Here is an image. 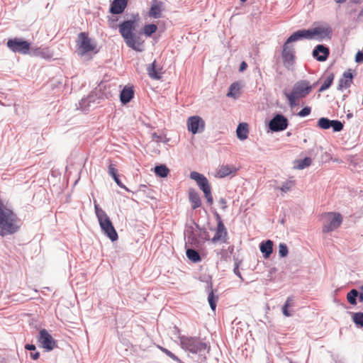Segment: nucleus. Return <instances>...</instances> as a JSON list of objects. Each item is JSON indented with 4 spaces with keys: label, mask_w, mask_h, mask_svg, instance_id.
I'll use <instances>...</instances> for the list:
<instances>
[{
    "label": "nucleus",
    "mask_w": 363,
    "mask_h": 363,
    "mask_svg": "<svg viewBox=\"0 0 363 363\" xmlns=\"http://www.w3.org/2000/svg\"><path fill=\"white\" fill-rule=\"evenodd\" d=\"M139 20V16L137 14L133 19L125 21L119 25V32L128 47L138 52H142L143 41L133 33Z\"/></svg>",
    "instance_id": "nucleus-1"
},
{
    "label": "nucleus",
    "mask_w": 363,
    "mask_h": 363,
    "mask_svg": "<svg viewBox=\"0 0 363 363\" xmlns=\"http://www.w3.org/2000/svg\"><path fill=\"white\" fill-rule=\"evenodd\" d=\"M20 219L13 210L0 202V235H12L20 228Z\"/></svg>",
    "instance_id": "nucleus-2"
},
{
    "label": "nucleus",
    "mask_w": 363,
    "mask_h": 363,
    "mask_svg": "<svg viewBox=\"0 0 363 363\" xmlns=\"http://www.w3.org/2000/svg\"><path fill=\"white\" fill-rule=\"evenodd\" d=\"M313 86L306 80H300L294 84L290 92L285 91L284 95L288 100L289 106L294 108L299 104V101L305 98L312 91Z\"/></svg>",
    "instance_id": "nucleus-3"
},
{
    "label": "nucleus",
    "mask_w": 363,
    "mask_h": 363,
    "mask_svg": "<svg viewBox=\"0 0 363 363\" xmlns=\"http://www.w3.org/2000/svg\"><path fill=\"white\" fill-rule=\"evenodd\" d=\"M96 216L102 232L111 240L116 241L118 238V233L106 213L94 201Z\"/></svg>",
    "instance_id": "nucleus-4"
},
{
    "label": "nucleus",
    "mask_w": 363,
    "mask_h": 363,
    "mask_svg": "<svg viewBox=\"0 0 363 363\" xmlns=\"http://www.w3.org/2000/svg\"><path fill=\"white\" fill-rule=\"evenodd\" d=\"M76 47L77 52L79 56H84L90 52H98L96 43L89 37L88 33L84 32L79 33Z\"/></svg>",
    "instance_id": "nucleus-5"
},
{
    "label": "nucleus",
    "mask_w": 363,
    "mask_h": 363,
    "mask_svg": "<svg viewBox=\"0 0 363 363\" xmlns=\"http://www.w3.org/2000/svg\"><path fill=\"white\" fill-rule=\"evenodd\" d=\"M323 233H329L335 230L340 226L342 222V216L340 213L328 212L320 216Z\"/></svg>",
    "instance_id": "nucleus-6"
},
{
    "label": "nucleus",
    "mask_w": 363,
    "mask_h": 363,
    "mask_svg": "<svg viewBox=\"0 0 363 363\" xmlns=\"http://www.w3.org/2000/svg\"><path fill=\"white\" fill-rule=\"evenodd\" d=\"M181 347L191 353H198L207 349V345L197 337L182 336L179 337Z\"/></svg>",
    "instance_id": "nucleus-7"
},
{
    "label": "nucleus",
    "mask_w": 363,
    "mask_h": 363,
    "mask_svg": "<svg viewBox=\"0 0 363 363\" xmlns=\"http://www.w3.org/2000/svg\"><path fill=\"white\" fill-rule=\"evenodd\" d=\"M190 177L196 182L198 186L203 191L208 203L211 205L213 202V199L208 179L203 174L197 172H191Z\"/></svg>",
    "instance_id": "nucleus-8"
},
{
    "label": "nucleus",
    "mask_w": 363,
    "mask_h": 363,
    "mask_svg": "<svg viewBox=\"0 0 363 363\" xmlns=\"http://www.w3.org/2000/svg\"><path fill=\"white\" fill-rule=\"evenodd\" d=\"M6 45L12 52L23 55L28 54L30 48V43L18 38L9 39Z\"/></svg>",
    "instance_id": "nucleus-9"
},
{
    "label": "nucleus",
    "mask_w": 363,
    "mask_h": 363,
    "mask_svg": "<svg viewBox=\"0 0 363 363\" xmlns=\"http://www.w3.org/2000/svg\"><path fill=\"white\" fill-rule=\"evenodd\" d=\"M217 227L213 229V230L215 231V235L212 238L211 242L213 243H216L218 242L225 243L227 241L228 232L218 214L217 215Z\"/></svg>",
    "instance_id": "nucleus-10"
},
{
    "label": "nucleus",
    "mask_w": 363,
    "mask_h": 363,
    "mask_svg": "<svg viewBox=\"0 0 363 363\" xmlns=\"http://www.w3.org/2000/svg\"><path fill=\"white\" fill-rule=\"evenodd\" d=\"M186 125L188 130L196 134L204 130L205 122L200 116H194L187 119Z\"/></svg>",
    "instance_id": "nucleus-11"
},
{
    "label": "nucleus",
    "mask_w": 363,
    "mask_h": 363,
    "mask_svg": "<svg viewBox=\"0 0 363 363\" xmlns=\"http://www.w3.org/2000/svg\"><path fill=\"white\" fill-rule=\"evenodd\" d=\"M288 119L281 114H277L269 122V128L274 132L282 131L288 127Z\"/></svg>",
    "instance_id": "nucleus-12"
},
{
    "label": "nucleus",
    "mask_w": 363,
    "mask_h": 363,
    "mask_svg": "<svg viewBox=\"0 0 363 363\" xmlns=\"http://www.w3.org/2000/svg\"><path fill=\"white\" fill-rule=\"evenodd\" d=\"M38 341L41 346L46 349L48 351L53 350L56 346L55 341L49 334V333L45 329L40 331Z\"/></svg>",
    "instance_id": "nucleus-13"
},
{
    "label": "nucleus",
    "mask_w": 363,
    "mask_h": 363,
    "mask_svg": "<svg viewBox=\"0 0 363 363\" xmlns=\"http://www.w3.org/2000/svg\"><path fill=\"white\" fill-rule=\"evenodd\" d=\"M306 38V39H314L313 30H299L294 33L288 39L287 43H291L298 40Z\"/></svg>",
    "instance_id": "nucleus-14"
},
{
    "label": "nucleus",
    "mask_w": 363,
    "mask_h": 363,
    "mask_svg": "<svg viewBox=\"0 0 363 363\" xmlns=\"http://www.w3.org/2000/svg\"><path fill=\"white\" fill-rule=\"evenodd\" d=\"M353 78L354 74H352V69L345 71L339 80L338 89L342 90L349 88L352 84Z\"/></svg>",
    "instance_id": "nucleus-15"
},
{
    "label": "nucleus",
    "mask_w": 363,
    "mask_h": 363,
    "mask_svg": "<svg viewBox=\"0 0 363 363\" xmlns=\"http://www.w3.org/2000/svg\"><path fill=\"white\" fill-rule=\"evenodd\" d=\"M162 2L152 0L151 7L148 11V16L153 18H159L162 16Z\"/></svg>",
    "instance_id": "nucleus-16"
},
{
    "label": "nucleus",
    "mask_w": 363,
    "mask_h": 363,
    "mask_svg": "<svg viewBox=\"0 0 363 363\" xmlns=\"http://www.w3.org/2000/svg\"><path fill=\"white\" fill-rule=\"evenodd\" d=\"M313 38L321 40L326 38H330L331 30L328 27L318 26L312 29Z\"/></svg>",
    "instance_id": "nucleus-17"
},
{
    "label": "nucleus",
    "mask_w": 363,
    "mask_h": 363,
    "mask_svg": "<svg viewBox=\"0 0 363 363\" xmlns=\"http://www.w3.org/2000/svg\"><path fill=\"white\" fill-rule=\"evenodd\" d=\"M313 55L320 62L326 60L329 55V49L323 45H318L313 51Z\"/></svg>",
    "instance_id": "nucleus-18"
},
{
    "label": "nucleus",
    "mask_w": 363,
    "mask_h": 363,
    "mask_svg": "<svg viewBox=\"0 0 363 363\" xmlns=\"http://www.w3.org/2000/svg\"><path fill=\"white\" fill-rule=\"evenodd\" d=\"M162 68L157 65L155 60L150 65L147 69L150 77L153 79H161L162 74Z\"/></svg>",
    "instance_id": "nucleus-19"
},
{
    "label": "nucleus",
    "mask_w": 363,
    "mask_h": 363,
    "mask_svg": "<svg viewBox=\"0 0 363 363\" xmlns=\"http://www.w3.org/2000/svg\"><path fill=\"white\" fill-rule=\"evenodd\" d=\"M236 172L237 168L234 166L221 165L217 169L216 172V177L218 178H223L230 175V174L235 173Z\"/></svg>",
    "instance_id": "nucleus-20"
},
{
    "label": "nucleus",
    "mask_w": 363,
    "mask_h": 363,
    "mask_svg": "<svg viewBox=\"0 0 363 363\" xmlns=\"http://www.w3.org/2000/svg\"><path fill=\"white\" fill-rule=\"evenodd\" d=\"M128 0H114L111 4V12L113 14H120L127 6Z\"/></svg>",
    "instance_id": "nucleus-21"
},
{
    "label": "nucleus",
    "mask_w": 363,
    "mask_h": 363,
    "mask_svg": "<svg viewBox=\"0 0 363 363\" xmlns=\"http://www.w3.org/2000/svg\"><path fill=\"white\" fill-rule=\"evenodd\" d=\"M189 199L191 203V207L193 209H196L201 206L200 196L194 189H189Z\"/></svg>",
    "instance_id": "nucleus-22"
},
{
    "label": "nucleus",
    "mask_w": 363,
    "mask_h": 363,
    "mask_svg": "<svg viewBox=\"0 0 363 363\" xmlns=\"http://www.w3.org/2000/svg\"><path fill=\"white\" fill-rule=\"evenodd\" d=\"M236 133L240 140H244L247 139L249 133L248 124L246 123H240L237 128Z\"/></svg>",
    "instance_id": "nucleus-23"
},
{
    "label": "nucleus",
    "mask_w": 363,
    "mask_h": 363,
    "mask_svg": "<svg viewBox=\"0 0 363 363\" xmlns=\"http://www.w3.org/2000/svg\"><path fill=\"white\" fill-rule=\"evenodd\" d=\"M290 43L287 41L284 45V49L282 52V58L284 62H290L294 60V50L289 46Z\"/></svg>",
    "instance_id": "nucleus-24"
},
{
    "label": "nucleus",
    "mask_w": 363,
    "mask_h": 363,
    "mask_svg": "<svg viewBox=\"0 0 363 363\" xmlns=\"http://www.w3.org/2000/svg\"><path fill=\"white\" fill-rule=\"evenodd\" d=\"M134 91L131 87H125L120 95V99L123 104L128 103L133 97Z\"/></svg>",
    "instance_id": "nucleus-25"
},
{
    "label": "nucleus",
    "mask_w": 363,
    "mask_h": 363,
    "mask_svg": "<svg viewBox=\"0 0 363 363\" xmlns=\"http://www.w3.org/2000/svg\"><path fill=\"white\" fill-rule=\"evenodd\" d=\"M260 251L265 258H268L273 251V242L270 240L263 242L260 245Z\"/></svg>",
    "instance_id": "nucleus-26"
},
{
    "label": "nucleus",
    "mask_w": 363,
    "mask_h": 363,
    "mask_svg": "<svg viewBox=\"0 0 363 363\" xmlns=\"http://www.w3.org/2000/svg\"><path fill=\"white\" fill-rule=\"evenodd\" d=\"M334 74L333 73H329L323 83L322 84V85L320 86V89H319V92H322L326 89H328L332 84L333 82V79H334Z\"/></svg>",
    "instance_id": "nucleus-27"
},
{
    "label": "nucleus",
    "mask_w": 363,
    "mask_h": 363,
    "mask_svg": "<svg viewBox=\"0 0 363 363\" xmlns=\"http://www.w3.org/2000/svg\"><path fill=\"white\" fill-rule=\"evenodd\" d=\"M240 86L239 84L237 82L233 83L229 89V91L227 94V96L228 97H233V98H237L240 95Z\"/></svg>",
    "instance_id": "nucleus-28"
},
{
    "label": "nucleus",
    "mask_w": 363,
    "mask_h": 363,
    "mask_svg": "<svg viewBox=\"0 0 363 363\" xmlns=\"http://www.w3.org/2000/svg\"><path fill=\"white\" fill-rule=\"evenodd\" d=\"M155 173L160 177H167L169 173V169L164 164L156 166Z\"/></svg>",
    "instance_id": "nucleus-29"
},
{
    "label": "nucleus",
    "mask_w": 363,
    "mask_h": 363,
    "mask_svg": "<svg viewBox=\"0 0 363 363\" xmlns=\"http://www.w3.org/2000/svg\"><path fill=\"white\" fill-rule=\"evenodd\" d=\"M186 254L188 259L193 262H199L201 260L200 255L195 250L188 249Z\"/></svg>",
    "instance_id": "nucleus-30"
},
{
    "label": "nucleus",
    "mask_w": 363,
    "mask_h": 363,
    "mask_svg": "<svg viewBox=\"0 0 363 363\" xmlns=\"http://www.w3.org/2000/svg\"><path fill=\"white\" fill-rule=\"evenodd\" d=\"M359 296V293L356 289H352L347 294V300L352 305L357 304V297Z\"/></svg>",
    "instance_id": "nucleus-31"
},
{
    "label": "nucleus",
    "mask_w": 363,
    "mask_h": 363,
    "mask_svg": "<svg viewBox=\"0 0 363 363\" xmlns=\"http://www.w3.org/2000/svg\"><path fill=\"white\" fill-rule=\"evenodd\" d=\"M218 296L214 295L213 291L212 288L211 287V291L208 294V301L209 303V305L213 311L216 310V303L218 301Z\"/></svg>",
    "instance_id": "nucleus-32"
},
{
    "label": "nucleus",
    "mask_w": 363,
    "mask_h": 363,
    "mask_svg": "<svg viewBox=\"0 0 363 363\" xmlns=\"http://www.w3.org/2000/svg\"><path fill=\"white\" fill-rule=\"evenodd\" d=\"M157 30V26L155 24H147L143 27V32L147 36H150L155 33Z\"/></svg>",
    "instance_id": "nucleus-33"
},
{
    "label": "nucleus",
    "mask_w": 363,
    "mask_h": 363,
    "mask_svg": "<svg viewBox=\"0 0 363 363\" xmlns=\"http://www.w3.org/2000/svg\"><path fill=\"white\" fill-rule=\"evenodd\" d=\"M331 121L327 118H320L318 121V126L321 129H328L331 125Z\"/></svg>",
    "instance_id": "nucleus-34"
},
{
    "label": "nucleus",
    "mask_w": 363,
    "mask_h": 363,
    "mask_svg": "<svg viewBox=\"0 0 363 363\" xmlns=\"http://www.w3.org/2000/svg\"><path fill=\"white\" fill-rule=\"evenodd\" d=\"M311 164V159L310 157H306L303 160L297 161L296 167L299 169H303Z\"/></svg>",
    "instance_id": "nucleus-35"
},
{
    "label": "nucleus",
    "mask_w": 363,
    "mask_h": 363,
    "mask_svg": "<svg viewBox=\"0 0 363 363\" xmlns=\"http://www.w3.org/2000/svg\"><path fill=\"white\" fill-rule=\"evenodd\" d=\"M158 348L163 353H164L167 356H168L169 357H170L173 360L177 361L179 363H182V360L178 357H177L175 354H174L171 351L167 350V348H165L164 347H162V346H158Z\"/></svg>",
    "instance_id": "nucleus-36"
},
{
    "label": "nucleus",
    "mask_w": 363,
    "mask_h": 363,
    "mask_svg": "<svg viewBox=\"0 0 363 363\" xmlns=\"http://www.w3.org/2000/svg\"><path fill=\"white\" fill-rule=\"evenodd\" d=\"M354 323L359 326L363 327V313H355L352 315Z\"/></svg>",
    "instance_id": "nucleus-37"
},
{
    "label": "nucleus",
    "mask_w": 363,
    "mask_h": 363,
    "mask_svg": "<svg viewBox=\"0 0 363 363\" xmlns=\"http://www.w3.org/2000/svg\"><path fill=\"white\" fill-rule=\"evenodd\" d=\"M331 125L330 127L333 128V130L335 132H339L341 131L343 129V125L342 123L339 121H331Z\"/></svg>",
    "instance_id": "nucleus-38"
},
{
    "label": "nucleus",
    "mask_w": 363,
    "mask_h": 363,
    "mask_svg": "<svg viewBox=\"0 0 363 363\" xmlns=\"http://www.w3.org/2000/svg\"><path fill=\"white\" fill-rule=\"evenodd\" d=\"M279 254L280 257H284L288 255V248L285 244H284V243L279 244Z\"/></svg>",
    "instance_id": "nucleus-39"
},
{
    "label": "nucleus",
    "mask_w": 363,
    "mask_h": 363,
    "mask_svg": "<svg viewBox=\"0 0 363 363\" xmlns=\"http://www.w3.org/2000/svg\"><path fill=\"white\" fill-rule=\"evenodd\" d=\"M311 112V108L309 106L304 107L303 109H301L298 113V116L300 117H305L308 116Z\"/></svg>",
    "instance_id": "nucleus-40"
},
{
    "label": "nucleus",
    "mask_w": 363,
    "mask_h": 363,
    "mask_svg": "<svg viewBox=\"0 0 363 363\" xmlns=\"http://www.w3.org/2000/svg\"><path fill=\"white\" fill-rule=\"evenodd\" d=\"M294 182H286V183H284L282 186L281 187V190L283 191V192H287L288 191H289L291 187L294 186Z\"/></svg>",
    "instance_id": "nucleus-41"
},
{
    "label": "nucleus",
    "mask_w": 363,
    "mask_h": 363,
    "mask_svg": "<svg viewBox=\"0 0 363 363\" xmlns=\"http://www.w3.org/2000/svg\"><path fill=\"white\" fill-rule=\"evenodd\" d=\"M108 173L112 177H116L118 175L117 169L112 164H109L108 166Z\"/></svg>",
    "instance_id": "nucleus-42"
},
{
    "label": "nucleus",
    "mask_w": 363,
    "mask_h": 363,
    "mask_svg": "<svg viewBox=\"0 0 363 363\" xmlns=\"http://www.w3.org/2000/svg\"><path fill=\"white\" fill-rule=\"evenodd\" d=\"M355 61L358 63H361L363 62V52H358L355 56Z\"/></svg>",
    "instance_id": "nucleus-43"
},
{
    "label": "nucleus",
    "mask_w": 363,
    "mask_h": 363,
    "mask_svg": "<svg viewBox=\"0 0 363 363\" xmlns=\"http://www.w3.org/2000/svg\"><path fill=\"white\" fill-rule=\"evenodd\" d=\"M284 306H286L288 308H291L294 306V298L292 297H289L286 302Z\"/></svg>",
    "instance_id": "nucleus-44"
},
{
    "label": "nucleus",
    "mask_w": 363,
    "mask_h": 363,
    "mask_svg": "<svg viewBox=\"0 0 363 363\" xmlns=\"http://www.w3.org/2000/svg\"><path fill=\"white\" fill-rule=\"evenodd\" d=\"M289 308L286 307V306L284 305V306L282 307V313L283 314L286 316V317H289L291 315V313L289 311Z\"/></svg>",
    "instance_id": "nucleus-45"
},
{
    "label": "nucleus",
    "mask_w": 363,
    "mask_h": 363,
    "mask_svg": "<svg viewBox=\"0 0 363 363\" xmlns=\"http://www.w3.org/2000/svg\"><path fill=\"white\" fill-rule=\"evenodd\" d=\"M114 181L116 182V183L121 188H124L125 189V186H124V184L121 182V180L119 179L118 175L116 177H113Z\"/></svg>",
    "instance_id": "nucleus-46"
},
{
    "label": "nucleus",
    "mask_w": 363,
    "mask_h": 363,
    "mask_svg": "<svg viewBox=\"0 0 363 363\" xmlns=\"http://www.w3.org/2000/svg\"><path fill=\"white\" fill-rule=\"evenodd\" d=\"M247 67V65L245 62H242V63L240 64V72H243L244 70H245Z\"/></svg>",
    "instance_id": "nucleus-47"
},
{
    "label": "nucleus",
    "mask_w": 363,
    "mask_h": 363,
    "mask_svg": "<svg viewBox=\"0 0 363 363\" xmlns=\"http://www.w3.org/2000/svg\"><path fill=\"white\" fill-rule=\"evenodd\" d=\"M25 348L28 350H35V346L34 345H29V344H27L26 346H25Z\"/></svg>",
    "instance_id": "nucleus-48"
},
{
    "label": "nucleus",
    "mask_w": 363,
    "mask_h": 363,
    "mask_svg": "<svg viewBox=\"0 0 363 363\" xmlns=\"http://www.w3.org/2000/svg\"><path fill=\"white\" fill-rule=\"evenodd\" d=\"M359 300L363 302V285L360 287Z\"/></svg>",
    "instance_id": "nucleus-49"
},
{
    "label": "nucleus",
    "mask_w": 363,
    "mask_h": 363,
    "mask_svg": "<svg viewBox=\"0 0 363 363\" xmlns=\"http://www.w3.org/2000/svg\"><path fill=\"white\" fill-rule=\"evenodd\" d=\"M30 356L33 359H38L39 358V352H35V354L30 353Z\"/></svg>",
    "instance_id": "nucleus-50"
},
{
    "label": "nucleus",
    "mask_w": 363,
    "mask_h": 363,
    "mask_svg": "<svg viewBox=\"0 0 363 363\" xmlns=\"http://www.w3.org/2000/svg\"><path fill=\"white\" fill-rule=\"evenodd\" d=\"M336 3L341 4L345 2L346 0H335Z\"/></svg>",
    "instance_id": "nucleus-51"
},
{
    "label": "nucleus",
    "mask_w": 363,
    "mask_h": 363,
    "mask_svg": "<svg viewBox=\"0 0 363 363\" xmlns=\"http://www.w3.org/2000/svg\"><path fill=\"white\" fill-rule=\"evenodd\" d=\"M242 2H245L247 0H240Z\"/></svg>",
    "instance_id": "nucleus-52"
}]
</instances>
